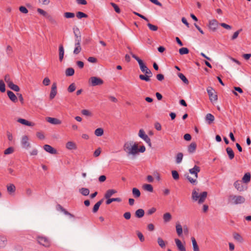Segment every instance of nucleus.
I'll return each instance as SVG.
<instances>
[{"label":"nucleus","instance_id":"obj_49","mask_svg":"<svg viewBox=\"0 0 251 251\" xmlns=\"http://www.w3.org/2000/svg\"><path fill=\"white\" fill-rule=\"evenodd\" d=\"M172 175L173 178L175 180H178L179 178V176L178 172L176 170H173L172 171Z\"/></svg>","mask_w":251,"mask_h":251},{"label":"nucleus","instance_id":"obj_17","mask_svg":"<svg viewBox=\"0 0 251 251\" xmlns=\"http://www.w3.org/2000/svg\"><path fill=\"white\" fill-rule=\"evenodd\" d=\"M64 49L62 44H60L59 46V59L60 61H62L64 58Z\"/></svg>","mask_w":251,"mask_h":251},{"label":"nucleus","instance_id":"obj_52","mask_svg":"<svg viewBox=\"0 0 251 251\" xmlns=\"http://www.w3.org/2000/svg\"><path fill=\"white\" fill-rule=\"evenodd\" d=\"M0 91L2 93L5 91V85L2 80H0Z\"/></svg>","mask_w":251,"mask_h":251},{"label":"nucleus","instance_id":"obj_63","mask_svg":"<svg viewBox=\"0 0 251 251\" xmlns=\"http://www.w3.org/2000/svg\"><path fill=\"white\" fill-rule=\"evenodd\" d=\"M4 80L7 83L8 85L10 83H11L12 81L11 80L10 76L8 75H6L4 76Z\"/></svg>","mask_w":251,"mask_h":251},{"label":"nucleus","instance_id":"obj_60","mask_svg":"<svg viewBox=\"0 0 251 251\" xmlns=\"http://www.w3.org/2000/svg\"><path fill=\"white\" fill-rule=\"evenodd\" d=\"M13 52L12 48L10 46H7L6 47V53L8 56H10Z\"/></svg>","mask_w":251,"mask_h":251},{"label":"nucleus","instance_id":"obj_20","mask_svg":"<svg viewBox=\"0 0 251 251\" xmlns=\"http://www.w3.org/2000/svg\"><path fill=\"white\" fill-rule=\"evenodd\" d=\"M74 33L75 37V40H81V37L79 29L78 27L74 28Z\"/></svg>","mask_w":251,"mask_h":251},{"label":"nucleus","instance_id":"obj_29","mask_svg":"<svg viewBox=\"0 0 251 251\" xmlns=\"http://www.w3.org/2000/svg\"><path fill=\"white\" fill-rule=\"evenodd\" d=\"M145 214L144 210L143 209H139L135 211V215L138 218H141Z\"/></svg>","mask_w":251,"mask_h":251},{"label":"nucleus","instance_id":"obj_1","mask_svg":"<svg viewBox=\"0 0 251 251\" xmlns=\"http://www.w3.org/2000/svg\"><path fill=\"white\" fill-rule=\"evenodd\" d=\"M123 150L127 156L135 155L137 154L138 145L133 141L126 142L124 145Z\"/></svg>","mask_w":251,"mask_h":251},{"label":"nucleus","instance_id":"obj_11","mask_svg":"<svg viewBox=\"0 0 251 251\" xmlns=\"http://www.w3.org/2000/svg\"><path fill=\"white\" fill-rule=\"evenodd\" d=\"M57 94L56 83L54 82L51 86V91L50 94V98L52 100L54 98Z\"/></svg>","mask_w":251,"mask_h":251},{"label":"nucleus","instance_id":"obj_23","mask_svg":"<svg viewBox=\"0 0 251 251\" xmlns=\"http://www.w3.org/2000/svg\"><path fill=\"white\" fill-rule=\"evenodd\" d=\"M138 135L141 138L143 139L145 141H146L149 138L148 136L145 134V132L143 129H141L139 130Z\"/></svg>","mask_w":251,"mask_h":251},{"label":"nucleus","instance_id":"obj_14","mask_svg":"<svg viewBox=\"0 0 251 251\" xmlns=\"http://www.w3.org/2000/svg\"><path fill=\"white\" fill-rule=\"evenodd\" d=\"M7 243V239L5 236L0 235V248H4Z\"/></svg>","mask_w":251,"mask_h":251},{"label":"nucleus","instance_id":"obj_12","mask_svg":"<svg viewBox=\"0 0 251 251\" xmlns=\"http://www.w3.org/2000/svg\"><path fill=\"white\" fill-rule=\"evenodd\" d=\"M43 148L47 152L50 154H55L57 153V151L49 145H45Z\"/></svg>","mask_w":251,"mask_h":251},{"label":"nucleus","instance_id":"obj_18","mask_svg":"<svg viewBox=\"0 0 251 251\" xmlns=\"http://www.w3.org/2000/svg\"><path fill=\"white\" fill-rule=\"evenodd\" d=\"M7 94L11 101L14 102L17 101V98L13 92L8 90L7 91Z\"/></svg>","mask_w":251,"mask_h":251},{"label":"nucleus","instance_id":"obj_19","mask_svg":"<svg viewBox=\"0 0 251 251\" xmlns=\"http://www.w3.org/2000/svg\"><path fill=\"white\" fill-rule=\"evenodd\" d=\"M214 120V116L212 114L210 113H208L206 114L205 116V120L208 124L210 125L212 123Z\"/></svg>","mask_w":251,"mask_h":251},{"label":"nucleus","instance_id":"obj_7","mask_svg":"<svg viewBox=\"0 0 251 251\" xmlns=\"http://www.w3.org/2000/svg\"><path fill=\"white\" fill-rule=\"evenodd\" d=\"M29 139L27 135H24L22 137L21 140V145L23 148L28 149L30 147V144L28 142Z\"/></svg>","mask_w":251,"mask_h":251},{"label":"nucleus","instance_id":"obj_50","mask_svg":"<svg viewBox=\"0 0 251 251\" xmlns=\"http://www.w3.org/2000/svg\"><path fill=\"white\" fill-rule=\"evenodd\" d=\"M14 148L12 147H10L4 151V154L8 155L14 152Z\"/></svg>","mask_w":251,"mask_h":251},{"label":"nucleus","instance_id":"obj_39","mask_svg":"<svg viewBox=\"0 0 251 251\" xmlns=\"http://www.w3.org/2000/svg\"><path fill=\"white\" fill-rule=\"evenodd\" d=\"M132 194L135 198H137L140 196L141 193L139 189L136 188H133L132 189Z\"/></svg>","mask_w":251,"mask_h":251},{"label":"nucleus","instance_id":"obj_55","mask_svg":"<svg viewBox=\"0 0 251 251\" xmlns=\"http://www.w3.org/2000/svg\"><path fill=\"white\" fill-rule=\"evenodd\" d=\"M64 17L66 18H72L75 17V14L72 12H65Z\"/></svg>","mask_w":251,"mask_h":251},{"label":"nucleus","instance_id":"obj_38","mask_svg":"<svg viewBox=\"0 0 251 251\" xmlns=\"http://www.w3.org/2000/svg\"><path fill=\"white\" fill-rule=\"evenodd\" d=\"M183 156V154L181 152H179L176 154V162L177 164H179L181 162Z\"/></svg>","mask_w":251,"mask_h":251},{"label":"nucleus","instance_id":"obj_54","mask_svg":"<svg viewBox=\"0 0 251 251\" xmlns=\"http://www.w3.org/2000/svg\"><path fill=\"white\" fill-rule=\"evenodd\" d=\"M242 29H240L236 31V32H235L234 33L233 35H232V36L231 37V40H234L235 39H236L238 37L240 32L242 31Z\"/></svg>","mask_w":251,"mask_h":251},{"label":"nucleus","instance_id":"obj_8","mask_svg":"<svg viewBox=\"0 0 251 251\" xmlns=\"http://www.w3.org/2000/svg\"><path fill=\"white\" fill-rule=\"evenodd\" d=\"M230 198L234 201L235 204L243 203L245 201V199L241 196H230Z\"/></svg>","mask_w":251,"mask_h":251},{"label":"nucleus","instance_id":"obj_32","mask_svg":"<svg viewBox=\"0 0 251 251\" xmlns=\"http://www.w3.org/2000/svg\"><path fill=\"white\" fill-rule=\"evenodd\" d=\"M107 200L106 201V204H110L111 202L113 201H117L121 202L122 201V199L120 198H108L106 199Z\"/></svg>","mask_w":251,"mask_h":251},{"label":"nucleus","instance_id":"obj_35","mask_svg":"<svg viewBox=\"0 0 251 251\" xmlns=\"http://www.w3.org/2000/svg\"><path fill=\"white\" fill-rule=\"evenodd\" d=\"M75 70L73 68H68L65 71V75L67 76H71L74 75Z\"/></svg>","mask_w":251,"mask_h":251},{"label":"nucleus","instance_id":"obj_46","mask_svg":"<svg viewBox=\"0 0 251 251\" xmlns=\"http://www.w3.org/2000/svg\"><path fill=\"white\" fill-rule=\"evenodd\" d=\"M103 134V130L101 128H97L95 131V134L97 136H101Z\"/></svg>","mask_w":251,"mask_h":251},{"label":"nucleus","instance_id":"obj_28","mask_svg":"<svg viewBox=\"0 0 251 251\" xmlns=\"http://www.w3.org/2000/svg\"><path fill=\"white\" fill-rule=\"evenodd\" d=\"M176 233H177V235L179 236H181L182 235V232H183V229L182 228V226L179 223H176Z\"/></svg>","mask_w":251,"mask_h":251},{"label":"nucleus","instance_id":"obj_5","mask_svg":"<svg viewBox=\"0 0 251 251\" xmlns=\"http://www.w3.org/2000/svg\"><path fill=\"white\" fill-rule=\"evenodd\" d=\"M37 241L39 244L45 247H49L50 245V242L48 238L43 236H38Z\"/></svg>","mask_w":251,"mask_h":251},{"label":"nucleus","instance_id":"obj_2","mask_svg":"<svg viewBox=\"0 0 251 251\" xmlns=\"http://www.w3.org/2000/svg\"><path fill=\"white\" fill-rule=\"evenodd\" d=\"M199 189L195 188L192 193V199L195 201H198L199 204L203 203L207 196V193L206 191H204L202 193H199Z\"/></svg>","mask_w":251,"mask_h":251},{"label":"nucleus","instance_id":"obj_47","mask_svg":"<svg viewBox=\"0 0 251 251\" xmlns=\"http://www.w3.org/2000/svg\"><path fill=\"white\" fill-rule=\"evenodd\" d=\"M76 16L78 19L88 17V15L80 11L77 12L76 13Z\"/></svg>","mask_w":251,"mask_h":251},{"label":"nucleus","instance_id":"obj_16","mask_svg":"<svg viewBox=\"0 0 251 251\" xmlns=\"http://www.w3.org/2000/svg\"><path fill=\"white\" fill-rule=\"evenodd\" d=\"M175 241L178 249L180 251H186L185 247L179 239H176Z\"/></svg>","mask_w":251,"mask_h":251},{"label":"nucleus","instance_id":"obj_24","mask_svg":"<svg viewBox=\"0 0 251 251\" xmlns=\"http://www.w3.org/2000/svg\"><path fill=\"white\" fill-rule=\"evenodd\" d=\"M66 147L67 149L70 150L76 149L75 144L72 141L68 142L66 144Z\"/></svg>","mask_w":251,"mask_h":251},{"label":"nucleus","instance_id":"obj_64","mask_svg":"<svg viewBox=\"0 0 251 251\" xmlns=\"http://www.w3.org/2000/svg\"><path fill=\"white\" fill-rule=\"evenodd\" d=\"M123 216L126 220H129L131 218V213L129 212H125Z\"/></svg>","mask_w":251,"mask_h":251},{"label":"nucleus","instance_id":"obj_48","mask_svg":"<svg viewBox=\"0 0 251 251\" xmlns=\"http://www.w3.org/2000/svg\"><path fill=\"white\" fill-rule=\"evenodd\" d=\"M76 89L75 85L74 83L71 84L68 88V91L70 93L73 92Z\"/></svg>","mask_w":251,"mask_h":251},{"label":"nucleus","instance_id":"obj_34","mask_svg":"<svg viewBox=\"0 0 251 251\" xmlns=\"http://www.w3.org/2000/svg\"><path fill=\"white\" fill-rule=\"evenodd\" d=\"M251 180V174L250 173H246L242 178V181L245 183H247L250 182Z\"/></svg>","mask_w":251,"mask_h":251},{"label":"nucleus","instance_id":"obj_3","mask_svg":"<svg viewBox=\"0 0 251 251\" xmlns=\"http://www.w3.org/2000/svg\"><path fill=\"white\" fill-rule=\"evenodd\" d=\"M201 171L200 167L198 166L195 165L194 167L189 169V173L192 174L194 175L195 178H192L191 176H189V175H185V176L187 178V179L188 180V181L192 184L193 185H196L197 183V178L198 177V173H199Z\"/></svg>","mask_w":251,"mask_h":251},{"label":"nucleus","instance_id":"obj_31","mask_svg":"<svg viewBox=\"0 0 251 251\" xmlns=\"http://www.w3.org/2000/svg\"><path fill=\"white\" fill-rule=\"evenodd\" d=\"M7 190L9 194H12L15 192L16 187L14 184H10L7 186Z\"/></svg>","mask_w":251,"mask_h":251},{"label":"nucleus","instance_id":"obj_53","mask_svg":"<svg viewBox=\"0 0 251 251\" xmlns=\"http://www.w3.org/2000/svg\"><path fill=\"white\" fill-rule=\"evenodd\" d=\"M147 25L150 28V29L152 31H156L158 29V27L156 25H153L150 23H148L147 24Z\"/></svg>","mask_w":251,"mask_h":251},{"label":"nucleus","instance_id":"obj_56","mask_svg":"<svg viewBox=\"0 0 251 251\" xmlns=\"http://www.w3.org/2000/svg\"><path fill=\"white\" fill-rule=\"evenodd\" d=\"M81 113L83 115L86 116H91L92 115V113L88 110L87 109H83L81 110Z\"/></svg>","mask_w":251,"mask_h":251},{"label":"nucleus","instance_id":"obj_40","mask_svg":"<svg viewBox=\"0 0 251 251\" xmlns=\"http://www.w3.org/2000/svg\"><path fill=\"white\" fill-rule=\"evenodd\" d=\"M144 189L146 191H149L150 192H153V187L151 184H144L143 186Z\"/></svg>","mask_w":251,"mask_h":251},{"label":"nucleus","instance_id":"obj_62","mask_svg":"<svg viewBox=\"0 0 251 251\" xmlns=\"http://www.w3.org/2000/svg\"><path fill=\"white\" fill-rule=\"evenodd\" d=\"M50 79L48 77H45L43 81V84L45 86H48L50 83Z\"/></svg>","mask_w":251,"mask_h":251},{"label":"nucleus","instance_id":"obj_30","mask_svg":"<svg viewBox=\"0 0 251 251\" xmlns=\"http://www.w3.org/2000/svg\"><path fill=\"white\" fill-rule=\"evenodd\" d=\"M79 192L83 196H87L89 194L90 191L88 188L82 187L79 189Z\"/></svg>","mask_w":251,"mask_h":251},{"label":"nucleus","instance_id":"obj_10","mask_svg":"<svg viewBox=\"0 0 251 251\" xmlns=\"http://www.w3.org/2000/svg\"><path fill=\"white\" fill-rule=\"evenodd\" d=\"M218 26V22L216 20H212L209 21L208 27L210 30L215 31Z\"/></svg>","mask_w":251,"mask_h":251},{"label":"nucleus","instance_id":"obj_57","mask_svg":"<svg viewBox=\"0 0 251 251\" xmlns=\"http://www.w3.org/2000/svg\"><path fill=\"white\" fill-rule=\"evenodd\" d=\"M37 11L39 14L42 15L45 17H46L48 15V14L45 11L41 8H38Z\"/></svg>","mask_w":251,"mask_h":251},{"label":"nucleus","instance_id":"obj_33","mask_svg":"<svg viewBox=\"0 0 251 251\" xmlns=\"http://www.w3.org/2000/svg\"><path fill=\"white\" fill-rule=\"evenodd\" d=\"M191 240L193 245L194 251H200L199 248L197 244V241L194 237H191Z\"/></svg>","mask_w":251,"mask_h":251},{"label":"nucleus","instance_id":"obj_51","mask_svg":"<svg viewBox=\"0 0 251 251\" xmlns=\"http://www.w3.org/2000/svg\"><path fill=\"white\" fill-rule=\"evenodd\" d=\"M110 4L114 8L116 13H120L121 12L120 8L114 2H111Z\"/></svg>","mask_w":251,"mask_h":251},{"label":"nucleus","instance_id":"obj_45","mask_svg":"<svg viewBox=\"0 0 251 251\" xmlns=\"http://www.w3.org/2000/svg\"><path fill=\"white\" fill-rule=\"evenodd\" d=\"M139 78L142 80H144L146 82H149L151 80L150 76L147 75H140L139 76Z\"/></svg>","mask_w":251,"mask_h":251},{"label":"nucleus","instance_id":"obj_43","mask_svg":"<svg viewBox=\"0 0 251 251\" xmlns=\"http://www.w3.org/2000/svg\"><path fill=\"white\" fill-rule=\"evenodd\" d=\"M189 52V50L187 48H181L179 50V53L180 55H184L188 54Z\"/></svg>","mask_w":251,"mask_h":251},{"label":"nucleus","instance_id":"obj_13","mask_svg":"<svg viewBox=\"0 0 251 251\" xmlns=\"http://www.w3.org/2000/svg\"><path fill=\"white\" fill-rule=\"evenodd\" d=\"M46 121L54 125H59L61 123V121L55 118H52V117H47L46 118Z\"/></svg>","mask_w":251,"mask_h":251},{"label":"nucleus","instance_id":"obj_4","mask_svg":"<svg viewBox=\"0 0 251 251\" xmlns=\"http://www.w3.org/2000/svg\"><path fill=\"white\" fill-rule=\"evenodd\" d=\"M132 57L134 58L138 63L141 71L144 73L148 69L146 65L143 62V60L139 58L132 52H130Z\"/></svg>","mask_w":251,"mask_h":251},{"label":"nucleus","instance_id":"obj_61","mask_svg":"<svg viewBox=\"0 0 251 251\" xmlns=\"http://www.w3.org/2000/svg\"><path fill=\"white\" fill-rule=\"evenodd\" d=\"M81 47H75L73 53L74 54L77 55L81 52Z\"/></svg>","mask_w":251,"mask_h":251},{"label":"nucleus","instance_id":"obj_15","mask_svg":"<svg viewBox=\"0 0 251 251\" xmlns=\"http://www.w3.org/2000/svg\"><path fill=\"white\" fill-rule=\"evenodd\" d=\"M17 122L21 123L22 125H25L29 126H32L34 125V124L27 121L24 119L19 118Z\"/></svg>","mask_w":251,"mask_h":251},{"label":"nucleus","instance_id":"obj_6","mask_svg":"<svg viewBox=\"0 0 251 251\" xmlns=\"http://www.w3.org/2000/svg\"><path fill=\"white\" fill-rule=\"evenodd\" d=\"M91 85L92 86H96L97 85H100L103 83V81L100 77L96 76H92L90 78Z\"/></svg>","mask_w":251,"mask_h":251},{"label":"nucleus","instance_id":"obj_44","mask_svg":"<svg viewBox=\"0 0 251 251\" xmlns=\"http://www.w3.org/2000/svg\"><path fill=\"white\" fill-rule=\"evenodd\" d=\"M157 243L161 248H164L165 247L166 245L165 242L161 237L157 238Z\"/></svg>","mask_w":251,"mask_h":251},{"label":"nucleus","instance_id":"obj_22","mask_svg":"<svg viewBox=\"0 0 251 251\" xmlns=\"http://www.w3.org/2000/svg\"><path fill=\"white\" fill-rule=\"evenodd\" d=\"M197 144L195 142L191 143L188 147V151L189 153L194 152L196 150Z\"/></svg>","mask_w":251,"mask_h":251},{"label":"nucleus","instance_id":"obj_21","mask_svg":"<svg viewBox=\"0 0 251 251\" xmlns=\"http://www.w3.org/2000/svg\"><path fill=\"white\" fill-rule=\"evenodd\" d=\"M234 187L239 191H242L244 190V187L241 181L237 180L234 183Z\"/></svg>","mask_w":251,"mask_h":251},{"label":"nucleus","instance_id":"obj_59","mask_svg":"<svg viewBox=\"0 0 251 251\" xmlns=\"http://www.w3.org/2000/svg\"><path fill=\"white\" fill-rule=\"evenodd\" d=\"M19 10L20 11V12L24 14H26L28 12L27 9L24 6H20L19 7Z\"/></svg>","mask_w":251,"mask_h":251},{"label":"nucleus","instance_id":"obj_27","mask_svg":"<svg viewBox=\"0 0 251 251\" xmlns=\"http://www.w3.org/2000/svg\"><path fill=\"white\" fill-rule=\"evenodd\" d=\"M227 154H228V157L230 160H232L234 157V153L232 149L230 147H227L226 149Z\"/></svg>","mask_w":251,"mask_h":251},{"label":"nucleus","instance_id":"obj_36","mask_svg":"<svg viewBox=\"0 0 251 251\" xmlns=\"http://www.w3.org/2000/svg\"><path fill=\"white\" fill-rule=\"evenodd\" d=\"M163 220L165 223H168L172 219V215L170 213H166L163 215Z\"/></svg>","mask_w":251,"mask_h":251},{"label":"nucleus","instance_id":"obj_37","mask_svg":"<svg viewBox=\"0 0 251 251\" xmlns=\"http://www.w3.org/2000/svg\"><path fill=\"white\" fill-rule=\"evenodd\" d=\"M8 86L12 90H13V91H16V92H19L20 91V88L19 87L16 85V84H14L13 82H12L11 83H10L9 84V85H8Z\"/></svg>","mask_w":251,"mask_h":251},{"label":"nucleus","instance_id":"obj_26","mask_svg":"<svg viewBox=\"0 0 251 251\" xmlns=\"http://www.w3.org/2000/svg\"><path fill=\"white\" fill-rule=\"evenodd\" d=\"M103 199H101L100 200V201H98L94 206L93 208V210H92V211L94 213H96L99 208H100V205L101 204L102 202H103Z\"/></svg>","mask_w":251,"mask_h":251},{"label":"nucleus","instance_id":"obj_42","mask_svg":"<svg viewBox=\"0 0 251 251\" xmlns=\"http://www.w3.org/2000/svg\"><path fill=\"white\" fill-rule=\"evenodd\" d=\"M233 238L235 240L240 243L242 242L243 241V239L242 236L238 233H234L233 234Z\"/></svg>","mask_w":251,"mask_h":251},{"label":"nucleus","instance_id":"obj_25","mask_svg":"<svg viewBox=\"0 0 251 251\" xmlns=\"http://www.w3.org/2000/svg\"><path fill=\"white\" fill-rule=\"evenodd\" d=\"M117 193V191L114 189H109L108 190L105 195H104V198L105 199H108L110 198L113 194Z\"/></svg>","mask_w":251,"mask_h":251},{"label":"nucleus","instance_id":"obj_41","mask_svg":"<svg viewBox=\"0 0 251 251\" xmlns=\"http://www.w3.org/2000/svg\"><path fill=\"white\" fill-rule=\"evenodd\" d=\"M178 76L180 78V79L185 84H188L189 83V81L187 78L185 77V76L182 73H178Z\"/></svg>","mask_w":251,"mask_h":251},{"label":"nucleus","instance_id":"obj_9","mask_svg":"<svg viewBox=\"0 0 251 251\" xmlns=\"http://www.w3.org/2000/svg\"><path fill=\"white\" fill-rule=\"evenodd\" d=\"M207 92L209 97V100L212 101H216L218 100L217 95L214 94V90L211 87H208L207 88Z\"/></svg>","mask_w":251,"mask_h":251},{"label":"nucleus","instance_id":"obj_58","mask_svg":"<svg viewBox=\"0 0 251 251\" xmlns=\"http://www.w3.org/2000/svg\"><path fill=\"white\" fill-rule=\"evenodd\" d=\"M137 235L141 242L144 241V240H145L143 234L141 232H140L139 231H137Z\"/></svg>","mask_w":251,"mask_h":251}]
</instances>
